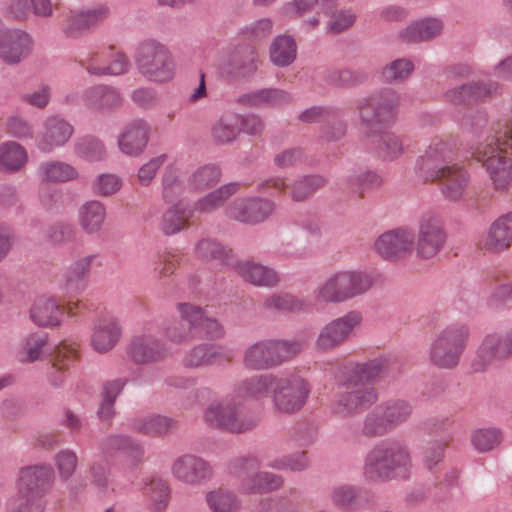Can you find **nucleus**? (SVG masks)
I'll return each mask as SVG.
<instances>
[{"instance_id":"nucleus-5","label":"nucleus","mask_w":512,"mask_h":512,"mask_svg":"<svg viewBox=\"0 0 512 512\" xmlns=\"http://www.w3.org/2000/svg\"><path fill=\"white\" fill-rule=\"evenodd\" d=\"M468 329L463 325L446 327L433 339L429 349L430 362L442 369H453L466 347Z\"/></svg>"},{"instance_id":"nucleus-59","label":"nucleus","mask_w":512,"mask_h":512,"mask_svg":"<svg viewBox=\"0 0 512 512\" xmlns=\"http://www.w3.org/2000/svg\"><path fill=\"white\" fill-rule=\"evenodd\" d=\"M220 177L221 171L217 166L204 165L192 174L190 185L195 189H206L217 184Z\"/></svg>"},{"instance_id":"nucleus-30","label":"nucleus","mask_w":512,"mask_h":512,"mask_svg":"<svg viewBox=\"0 0 512 512\" xmlns=\"http://www.w3.org/2000/svg\"><path fill=\"white\" fill-rule=\"evenodd\" d=\"M512 244V211L494 221L488 231L484 246L492 252H500Z\"/></svg>"},{"instance_id":"nucleus-14","label":"nucleus","mask_w":512,"mask_h":512,"mask_svg":"<svg viewBox=\"0 0 512 512\" xmlns=\"http://www.w3.org/2000/svg\"><path fill=\"white\" fill-rule=\"evenodd\" d=\"M512 356V331L504 336L488 335L481 343L477 357L472 362L474 372H484L495 360Z\"/></svg>"},{"instance_id":"nucleus-20","label":"nucleus","mask_w":512,"mask_h":512,"mask_svg":"<svg viewBox=\"0 0 512 512\" xmlns=\"http://www.w3.org/2000/svg\"><path fill=\"white\" fill-rule=\"evenodd\" d=\"M413 244V233L405 229H395L380 235L375 241L374 247L382 258L396 260L409 254Z\"/></svg>"},{"instance_id":"nucleus-10","label":"nucleus","mask_w":512,"mask_h":512,"mask_svg":"<svg viewBox=\"0 0 512 512\" xmlns=\"http://www.w3.org/2000/svg\"><path fill=\"white\" fill-rule=\"evenodd\" d=\"M205 421L211 426L232 433H244L257 425V419L242 417L238 408L232 404L210 406L204 414Z\"/></svg>"},{"instance_id":"nucleus-54","label":"nucleus","mask_w":512,"mask_h":512,"mask_svg":"<svg viewBox=\"0 0 512 512\" xmlns=\"http://www.w3.org/2000/svg\"><path fill=\"white\" fill-rule=\"evenodd\" d=\"M380 406L387 415L393 429L405 423L413 411L412 405L403 399H390L380 403Z\"/></svg>"},{"instance_id":"nucleus-35","label":"nucleus","mask_w":512,"mask_h":512,"mask_svg":"<svg viewBox=\"0 0 512 512\" xmlns=\"http://www.w3.org/2000/svg\"><path fill=\"white\" fill-rule=\"evenodd\" d=\"M292 95L278 88H264L242 95L239 101L252 107L281 106L292 102Z\"/></svg>"},{"instance_id":"nucleus-60","label":"nucleus","mask_w":512,"mask_h":512,"mask_svg":"<svg viewBox=\"0 0 512 512\" xmlns=\"http://www.w3.org/2000/svg\"><path fill=\"white\" fill-rule=\"evenodd\" d=\"M342 116V111L339 108L332 106H312L304 110L298 117L303 123H319L328 122L331 119Z\"/></svg>"},{"instance_id":"nucleus-32","label":"nucleus","mask_w":512,"mask_h":512,"mask_svg":"<svg viewBox=\"0 0 512 512\" xmlns=\"http://www.w3.org/2000/svg\"><path fill=\"white\" fill-rule=\"evenodd\" d=\"M121 336V327L114 318L100 319L95 327L92 335V345L94 349L100 353L111 350Z\"/></svg>"},{"instance_id":"nucleus-47","label":"nucleus","mask_w":512,"mask_h":512,"mask_svg":"<svg viewBox=\"0 0 512 512\" xmlns=\"http://www.w3.org/2000/svg\"><path fill=\"white\" fill-rule=\"evenodd\" d=\"M38 173L43 182H66L77 178V170L61 161H47L40 164Z\"/></svg>"},{"instance_id":"nucleus-27","label":"nucleus","mask_w":512,"mask_h":512,"mask_svg":"<svg viewBox=\"0 0 512 512\" xmlns=\"http://www.w3.org/2000/svg\"><path fill=\"white\" fill-rule=\"evenodd\" d=\"M230 359L229 353L217 345L199 344L185 355L183 364L187 368H200L221 365Z\"/></svg>"},{"instance_id":"nucleus-4","label":"nucleus","mask_w":512,"mask_h":512,"mask_svg":"<svg viewBox=\"0 0 512 512\" xmlns=\"http://www.w3.org/2000/svg\"><path fill=\"white\" fill-rule=\"evenodd\" d=\"M140 73L156 82L168 81L174 74V60L169 49L154 39L142 41L135 53Z\"/></svg>"},{"instance_id":"nucleus-21","label":"nucleus","mask_w":512,"mask_h":512,"mask_svg":"<svg viewBox=\"0 0 512 512\" xmlns=\"http://www.w3.org/2000/svg\"><path fill=\"white\" fill-rule=\"evenodd\" d=\"M110 10L106 5L73 12L67 16L63 25V33L68 38L77 39L90 29L98 26L109 16Z\"/></svg>"},{"instance_id":"nucleus-22","label":"nucleus","mask_w":512,"mask_h":512,"mask_svg":"<svg viewBox=\"0 0 512 512\" xmlns=\"http://www.w3.org/2000/svg\"><path fill=\"white\" fill-rule=\"evenodd\" d=\"M391 361L386 357H377L365 362L356 363L346 373L345 385L367 386L379 378L389 374Z\"/></svg>"},{"instance_id":"nucleus-16","label":"nucleus","mask_w":512,"mask_h":512,"mask_svg":"<svg viewBox=\"0 0 512 512\" xmlns=\"http://www.w3.org/2000/svg\"><path fill=\"white\" fill-rule=\"evenodd\" d=\"M500 86L495 81H471L448 89L444 97L454 105H470L497 95Z\"/></svg>"},{"instance_id":"nucleus-43","label":"nucleus","mask_w":512,"mask_h":512,"mask_svg":"<svg viewBox=\"0 0 512 512\" xmlns=\"http://www.w3.org/2000/svg\"><path fill=\"white\" fill-rule=\"evenodd\" d=\"M144 494L149 498V509L153 512H164L170 500L168 482L160 477L153 476L145 484Z\"/></svg>"},{"instance_id":"nucleus-46","label":"nucleus","mask_w":512,"mask_h":512,"mask_svg":"<svg viewBox=\"0 0 512 512\" xmlns=\"http://www.w3.org/2000/svg\"><path fill=\"white\" fill-rule=\"evenodd\" d=\"M199 257L207 260L218 261L222 265L233 268L236 259L231 249L226 248L214 239H203L197 244Z\"/></svg>"},{"instance_id":"nucleus-2","label":"nucleus","mask_w":512,"mask_h":512,"mask_svg":"<svg viewBox=\"0 0 512 512\" xmlns=\"http://www.w3.org/2000/svg\"><path fill=\"white\" fill-rule=\"evenodd\" d=\"M412 467L407 445L398 439L376 443L365 455L362 476L369 483L407 478Z\"/></svg>"},{"instance_id":"nucleus-15","label":"nucleus","mask_w":512,"mask_h":512,"mask_svg":"<svg viewBox=\"0 0 512 512\" xmlns=\"http://www.w3.org/2000/svg\"><path fill=\"white\" fill-rule=\"evenodd\" d=\"M273 201L263 198H243L235 200L226 209V215L245 224H258L274 211Z\"/></svg>"},{"instance_id":"nucleus-13","label":"nucleus","mask_w":512,"mask_h":512,"mask_svg":"<svg viewBox=\"0 0 512 512\" xmlns=\"http://www.w3.org/2000/svg\"><path fill=\"white\" fill-rule=\"evenodd\" d=\"M360 321L361 316L355 311L332 320L321 329L315 342L316 348L327 351L337 347L350 336L354 328L360 324Z\"/></svg>"},{"instance_id":"nucleus-18","label":"nucleus","mask_w":512,"mask_h":512,"mask_svg":"<svg viewBox=\"0 0 512 512\" xmlns=\"http://www.w3.org/2000/svg\"><path fill=\"white\" fill-rule=\"evenodd\" d=\"M32 46L33 40L27 32L6 30L0 34V59L8 65L18 64L30 55Z\"/></svg>"},{"instance_id":"nucleus-12","label":"nucleus","mask_w":512,"mask_h":512,"mask_svg":"<svg viewBox=\"0 0 512 512\" xmlns=\"http://www.w3.org/2000/svg\"><path fill=\"white\" fill-rule=\"evenodd\" d=\"M258 53L255 47L239 45L224 57L218 69L222 76L237 79L248 77L257 70Z\"/></svg>"},{"instance_id":"nucleus-28","label":"nucleus","mask_w":512,"mask_h":512,"mask_svg":"<svg viewBox=\"0 0 512 512\" xmlns=\"http://www.w3.org/2000/svg\"><path fill=\"white\" fill-rule=\"evenodd\" d=\"M434 181L441 183V192L448 201L461 199L469 183L468 173L459 165L455 164L443 170V175Z\"/></svg>"},{"instance_id":"nucleus-64","label":"nucleus","mask_w":512,"mask_h":512,"mask_svg":"<svg viewBox=\"0 0 512 512\" xmlns=\"http://www.w3.org/2000/svg\"><path fill=\"white\" fill-rule=\"evenodd\" d=\"M502 434L497 429H480L472 436L474 447L481 451L486 452L494 449L501 442Z\"/></svg>"},{"instance_id":"nucleus-37","label":"nucleus","mask_w":512,"mask_h":512,"mask_svg":"<svg viewBox=\"0 0 512 512\" xmlns=\"http://www.w3.org/2000/svg\"><path fill=\"white\" fill-rule=\"evenodd\" d=\"M101 450L107 455L122 452L134 460H140L143 456L142 445L127 435H110L102 439Z\"/></svg>"},{"instance_id":"nucleus-24","label":"nucleus","mask_w":512,"mask_h":512,"mask_svg":"<svg viewBox=\"0 0 512 512\" xmlns=\"http://www.w3.org/2000/svg\"><path fill=\"white\" fill-rule=\"evenodd\" d=\"M181 320H174L166 327V336L175 343L188 342L196 338L195 322L201 318L200 307L190 303H179Z\"/></svg>"},{"instance_id":"nucleus-8","label":"nucleus","mask_w":512,"mask_h":512,"mask_svg":"<svg viewBox=\"0 0 512 512\" xmlns=\"http://www.w3.org/2000/svg\"><path fill=\"white\" fill-rule=\"evenodd\" d=\"M346 389L336 394L332 413L342 419L354 417L378 400V392L372 386L345 385Z\"/></svg>"},{"instance_id":"nucleus-26","label":"nucleus","mask_w":512,"mask_h":512,"mask_svg":"<svg viewBox=\"0 0 512 512\" xmlns=\"http://www.w3.org/2000/svg\"><path fill=\"white\" fill-rule=\"evenodd\" d=\"M73 130V126L60 117L47 118L44 123V132L38 141V148L47 153L56 147L63 146L71 138Z\"/></svg>"},{"instance_id":"nucleus-40","label":"nucleus","mask_w":512,"mask_h":512,"mask_svg":"<svg viewBox=\"0 0 512 512\" xmlns=\"http://www.w3.org/2000/svg\"><path fill=\"white\" fill-rule=\"evenodd\" d=\"M393 430L380 404L376 405L365 415L361 426L362 436L369 439L383 437Z\"/></svg>"},{"instance_id":"nucleus-41","label":"nucleus","mask_w":512,"mask_h":512,"mask_svg":"<svg viewBox=\"0 0 512 512\" xmlns=\"http://www.w3.org/2000/svg\"><path fill=\"white\" fill-rule=\"evenodd\" d=\"M442 24L436 19L418 21L401 31L400 37L408 43L428 41L440 34Z\"/></svg>"},{"instance_id":"nucleus-56","label":"nucleus","mask_w":512,"mask_h":512,"mask_svg":"<svg viewBox=\"0 0 512 512\" xmlns=\"http://www.w3.org/2000/svg\"><path fill=\"white\" fill-rule=\"evenodd\" d=\"M414 70V64L411 60L401 58L392 61L382 70V79L384 82H401L407 79Z\"/></svg>"},{"instance_id":"nucleus-9","label":"nucleus","mask_w":512,"mask_h":512,"mask_svg":"<svg viewBox=\"0 0 512 512\" xmlns=\"http://www.w3.org/2000/svg\"><path fill=\"white\" fill-rule=\"evenodd\" d=\"M309 392L307 382L299 376L278 377L272 398L280 412L294 413L304 406Z\"/></svg>"},{"instance_id":"nucleus-61","label":"nucleus","mask_w":512,"mask_h":512,"mask_svg":"<svg viewBox=\"0 0 512 512\" xmlns=\"http://www.w3.org/2000/svg\"><path fill=\"white\" fill-rule=\"evenodd\" d=\"M201 318L195 322L196 338L219 339L224 335V328L215 319L210 318L207 312L200 307Z\"/></svg>"},{"instance_id":"nucleus-62","label":"nucleus","mask_w":512,"mask_h":512,"mask_svg":"<svg viewBox=\"0 0 512 512\" xmlns=\"http://www.w3.org/2000/svg\"><path fill=\"white\" fill-rule=\"evenodd\" d=\"M130 62L126 55L118 52L108 66L99 67L92 63L87 66V71L92 75H122L129 69Z\"/></svg>"},{"instance_id":"nucleus-38","label":"nucleus","mask_w":512,"mask_h":512,"mask_svg":"<svg viewBox=\"0 0 512 512\" xmlns=\"http://www.w3.org/2000/svg\"><path fill=\"white\" fill-rule=\"evenodd\" d=\"M61 315L60 305L51 298L37 299L30 310V317L38 326H58Z\"/></svg>"},{"instance_id":"nucleus-1","label":"nucleus","mask_w":512,"mask_h":512,"mask_svg":"<svg viewBox=\"0 0 512 512\" xmlns=\"http://www.w3.org/2000/svg\"><path fill=\"white\" fill-rule=\"evenodd\" d=\"M400 95L392 88L380 89L356 102L362 134L377 142V152L383 160L398 159L405 151L403 139L386 131L396 121Z\"/></svg>"},{"instance_id":"nucleus-39","label":"nucleus","mask_w":512,"mask_h":512,"mask_svg":"<svg viewBox=\"0 0 512 512\" xmlns=\"http://www.w3.org/2000/svg\"><path fill=\"white\" fill-rule=\"evenodd\" d=\"M76 356V350L66 344L54 348V358L51 371L48 373L50 384L59 388L65 381L66 370Z\"/></svg>"},{"instance_id":"nucleus-45","label":"nucleus","mask_w":512,"mask_h":512,"mask_svg":"<svg viewBox=\"0 0 512 512\" xmlns=\"http://www.w3.org/2000/svg\"><path fill=\"white\" fill-rule=\"evenodd\" d=\"M26 161V150L17 142L8 141L0 145V171L17 172Z\"/></svg>"},{"instance_id":"nucleus-55","label":"nucleus","mask_w":512,"mask_h":512,"mask_svg":"<svg viewBox=\"0 0 512 512\" xmlns=\"http://www.w3.org/2000/svg\"><path fill=\"white\" fill-rule=\"evenodd\" d=\"M75 153L90 162L104 159L106 150L103 142L94 136H85L75 143Z\"/></svg>"},{"instance_id":"nucleus-19","label":"nucleus","mask_w":512,"mask_h":512,"mask_svg":"<svg viewBox=\"0 0 512 512\" xmlns=\"http://www.w3.org/2000/svg\"><path fill=\"white\" fill-rule=\"evenodd\" d=\"M53 478L54 472L50 466L38 465L22 468L18 494L42 500V496L50 489Z\"/></svg>"},{"instance_id":"nucleus-53","label":"nucleus","mask_w":512,"mask_h":512,"mask_svg":"<svg viewBox=\"0 0 512 512\" xmlns=\"http://www.w3.org/2000/svg\"><path fill=\"white\" fill-rule=\"evenodd\" d=\"M240 187V183L232 182L225 184L217 190L209 193L200 199L197 203V209L200 212H210L224 204V202L235 194Z\"/></svg>"},{"instance_id":"nucleus-44","label":"nucleus","mask_w":512,"mask_h":512,"mask_svg":"<svg viewBox=\"0 0 512 512\" xmlns=\"http://www.w3.org/2000/svg\"><path fill=\"white\" fill-rule=\"evenodd\" d=\"M270 60L278 67H287L292 64L297 55V46L291 36H277L270 46Z\"/></svg>"},{"instance_id":"nucleus-50","label":"nucleus","mask_w":512,"mask_h":512,"mask_svg":"<svg viewBox=\"0 0 512 512\" xmlns=\"http://www.w3.org/2000/svg\"><path fill=\"white\" fill-rule=\"evenodd\" d=\"M278 376L272 374L258 375L243 380L241 389L243 394L261 399L272 395Z\"/></svg>"},{"instance_id":"nucleus-7","label":"nucleus","mask_w":512,"mask_h":512,"mask_svg":"<svg viewBox=\"0 0 512 512\" xmlns=\"http://www.w3.org/2000/svg\"><path fill=\"white\" fill-rule=\"evenodd\" d=\"M454 146L442 138H433L423 155L416 161V169L425 181L434 182L443 175V170L455 165Z\"/></svg>"},{"instance_id":"nucleus-57","label":"nucleus","mask_w":512,"mask_h":512,"mask_svg":"<svg viewBox=\"0 0 512 512\" xmlns=\"http://www.w3.org/2000/svg\"><path fill=\"white\" fill-rule=\"evenodd\" d=\"M259 468V460L251 455L237 457L228 463L229 474L236 478L239 484H242L253 471L259 470Z\"/></svg>"},{"instance_id":"nucleus-51","label":"nucleus","mask_w":512,"mask_h":512,"mask_svg":"<svg viewBox=\"0 0 512 512\" xmlns=\"http://www.w3.org/2000/svg\"><path fill=\"white\" fill-rule=\"evenodd\" d=\"M240 132L238 115L223 116L211 128L213 140L218 144L233 142Z\"/></svg>"},{"instance_id":"nucleus-49","label":"nucleus","mask_w":512,"mask_h":512,"mask_svg":"<svg viewBox=\"0 0 512 512\" xmlns=\"http://www.w3.org/2000/svg\"><path fill=\"white\" fill-rule=\"evenodd\" d=\"M321 10L324 14L331 16L328 22V31L334 34L341 33L350 28L356 16L347 10L336 11L334 0H321Z\"/></svg>"},{"instance_id":"nucleus-11","label":"nucleus","mask_w":512,"mask_h":512,"mask_svg":"<svg viewBox=\"0 0 512 512\" xmlns=\"http://www.w3.org/2000/svg\"><path fill=\"white\" fill-rule=\"evenodd\" d=\"M328 183L325 176L320 174H309L295 180L291 185L287 184L283 178H269L259 184V190L265 188H274L281 193L290 190L291 199L294 202H303L310 199L319 189Z\"/></svg>"},{"instance_id":"nucleus-52","label":"nucleus","mask_w":512,"mask_h":512,"mask_svg":"<svg viewBox=\"0 0 512 512\" xmlns=\"http://www.w3.org/2000/svg\"><path fill=\"white\" fill-rule=\"evenodd\" d=\"M105 207L99 201H90L80 210V224L89 234L97 232L105 219Z\"/></svg>"},{"instance_id":"nucleus-3","label":"nucleus","mask_w":512,"mask_h":512,"mask_svg":"<svg viewBox=\"0 0 512 512\" xmlns=\"http://www.w3.org/2000/svg\"><path fill=\"white\" fill-rule=\"evenodd\" d=\"M372 286L369 275L358 271H339L316 290V299L325 303H342L367 292Z\"/></svg>"},{"instance_id":"nucleus-42","label":"nucleus","mask_w":512,"mask_h":512,"mask_svg":"<svg viewBox=\"0 0 512 512\" xmlns=\"http://www.w3.org/2000/svg\"><path fill=\"white\" fill-rule=\"evenodd\" d=\"M192 211L182 202L168 208L161 217L160 229L165 235L180 232L188 223Z\"/></svg>"},{"instance_id":"nucleus-63","label":"nucleus","mask_w":512,"mask_h":512,"mask_svg":"<svg viewBox=\"0 0 512 512\" xmlns=\"http://www.w3.org/2000/svg\"><path fill=\"white\" fill-rule=\"evenodd\" d=\"M265 305L268 308L287 312L305 311L310 307V304L307 301L299 300L291 295L271 296L266 300Z\"/></svg>"},{"instance_id":"nucleus-29","label":"nucleus","mask_w":512,"mask_h":512,"mask_svg":"<svg viewBox=\"0 0 512 512\" xmlns=\"http://www.w3.org/2000/svg\"><path fill=\"white\" fill-rule=\"evenodd\" d=\"M85 103L90 109L111 112L122 105V97L116 88L98 85L86 90Z\"/></svg>"},{"instance_id":"nucleus-33","label":"nucleus","mask_w":512,"mask_h":512,"mask_svg":"<svg viewBox=\"0 0 512 512\" xmlns=\"http://www.w3.org/2000/svg\"><path fill=\"white\" fill-rule=\"evenodd\" d=\"M177 426V422L161 415H152L132 419L129 427L136 433L160 437L169 434Z\"/></svg>"},{"instance_id":"nucleus-48","label":"nucleus","mask_w":512,"mask_h":512,"mask_svg":"<svg viewBox=\"0 0 512 512\" xmlns=\"http://www.w3.org/2000/svg\"><path fill=\"white\" fill-rule=\"evenodd\" d=\"M368 75L359 70L350 69H326L323 71V80L332 86L352 88L363 84Z\"/></svg>"},{"instance_id":"nucleus-23","label":"nucleus","mask_w":512,"mask_h":512,"mask_svg":"<svg viewBox=\"0 0 512 512\" xmlns=\"http://www.w3.org/2000/svg\"><path fill=\"white\" fill-rule=\"evenodd\" d=\"M149 138V124L143 119H134L125 125L118 136V147L122 153L137 157L145 150Z\"/></svg>"},{"instance_id":"nucleus-25","label":"nucleus","mask_w":512,"mask_h":512,"mask_svg":"<svg viewBox=\"0 0 512 512\" xmlns=\"http://www.w3.org/2000/svg\"><path fill=\"white\" fill-rule=\"evenodd\" d=\"M446 235L435 219L424 220L420 224L416 252L424 259L434 257L443 247Z\"/></svg>"},{"instance_id":"nucleus-58","label":"nucleus","mask_w":512,"mask_h":512,"mask_svg":"<svg viewBox=\"0 0 512 512\" xmlns=\"http://www.w3.org/2000/svg\"><path fill=\"white\" fill-rule=\"evenodd\" d=\"M207 503L213 512H236L239 502L231 492L213 491L207 494Z\"/></svg>"},{"instance_id":"nucleus-17","label":"nucleus","mask_w":512,"mask_h":512,"mask_svg":"<svg viewBox=\"0 0 512 512\" xmlns=\"http://www.w3.org/2000/svg\"><path fill=\"white\" fill-rule=\"evenodd\" d=\"M171 470L177 480L192 486L210 480L213 474V469L206 460L192 454L178 457L174 461Z\"/></svg>"},{"instance_id":"nucleus-31","label":"nucleus","mask_w":512,"mask_h":512,"mask_svg":"<svg viewBox=\"0 0 512 512\" xmlns=\"http://www.w3.org/2000/svg\"><path fill=\"white\" fill-rule=\"evenodd\" d=\"M163 353L162 343L153 336L135 337L128 346V354L136 364L158 360L163 356Z\"/></svg>"},{"instance_id":"nucleus-34","label":"nucleus","mask_w":512,"mask_h":512,"mask_svg":"<svg viewBox=\"0 0 512 512\" xmlns=\"http://www.w3.org/2000/svg\"><path fill=\"white\" fill-rule=\"evenodd\" d=\"M332 500L339 507L357 510L372 504L373 496L362 488L343 485L333 490Z\"/></svg>"},{"instance_id":"nucleus-36","label":"nucleus","mask_w":512,"mask_h":512,"mask_svg":"<svg viewBox=\"0 0 512 512\" xmlns=\"http://www.w3.org/2000/svg\"><path fill=\"white\" fill-rule=\"evenodd\" d=\"M233 269L246 281L259 286H274L278 281L277 273L260 264L251 261H237Z\"/></svg>"},{"instance_id":"nucleus-6","label":"nucleus","mask_w":512,"mask_h":512,"mask_svg":"<svg viewBox=\"0 0 512 512\" xmlns=\"http://www.w3.org/2000/svg\"><path fill=\"white\" fill-rule=\"evenodd\" d=\"M299 351L300 345L296 342L258 341L245 350L243 364L251 370H267L291 359Z\"/></svg>"}]
</instances>
